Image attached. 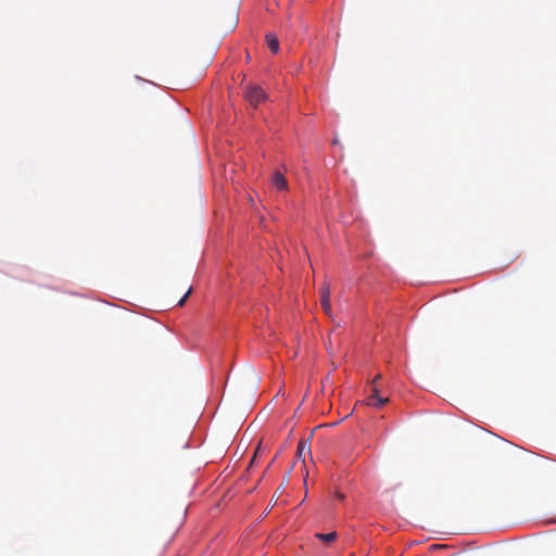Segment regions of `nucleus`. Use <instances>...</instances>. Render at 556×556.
Returning a JSON list of instances; mask_svg holds the SVG:
<instances>
[{"mask_svg": "<svg viewBox=\"0 0 556 556\" xmlns=\"http://www.w3.org/2000/svg\"><path fill=\"white\" fill-rule=\"evenodd\" d=\"M307 450V452L309 453V447L306 446V443L301 441L298 445V450H296V454L299 457H302L304 452Z\"/></svg>", "mask_w": 556, "mask_h": 556, "instance_id": "nucleus-8", "label": "nucleus"}, {"mask_svg": "<svg viewBox=\"0 0 556 556\" xmlns=\"http://www.w3.org/2000/svg\"><path fill=\"white\" fill-rule=\"evenodd\" d=\"M267 46L273 53H277L279 51V41L275 34L266 35Z\"/></svg>", "mask_w": 556, "mask_h": 556, "instance_id": "nucleus-7", "label": "nucleus"}, {"mask_svg": "<svg viewBox=\"0 0 556 556\" xmlns=\"http://www.w3.org/2000/svg\"><path fill=\"white\" fill-rule=\"evenodd\" d=\"M315 536L320 540L325 545L329 546L332 542L336 541L337 539V532L336 531H332V532H329V533H315Z\"/></svg>", "mask_w": 556, "mask_h": 556, "instance_id": "nucleus-6", "label": "nucleus"}, {"mask_svg": "<svg viewBox=\"0 0 556 556\" xmlns=\"http://www.w3.org/2000/svg\"><path fill=\"white\" fill-rule=\"evenodd\" d=\"M191 291H192V289H191V288H189V290L187 291V293H186V294L180 299V301L178 302V305H179V306H182V305L186 303V301H187L188 296L190 295Z\"/></svg>", "mask_w": 556, "mask_h": 556, "instance_id": "nucleus-9", "label": "nucleus"}, {"mask_svg": "<svg viewBox=\"0 0 556 556\" xmlns=\"http://www.w3.org/2000/svg\"><path fill=\"white\" fill-rule=\"evenodd\" d=\"M380 378H381V375H377L370 383L371 395H369L366 400L367 405L382 407L383 405H386L389 402L388 397H382L379 395V389L377 387V381Z\"/></svg>", "mask_w": 556, "mask_h": 556, "instance_id": "nucleus-2", "label": "nucleus"}, {"mask_svg": "<svg viewBox=\"0 0 556 556\" xmlns=\"http://www.w3.org/2000/svg\"><path fill=\"white\" fill-rule=\"evenodd\" d=\"M245 100L254 108L266 99L265 91L258 86H249L244 92Z\"/></svg>", "mask_w": 556, "mask_h": 556, "instance_id": "nucleus-3", "label": "nucleus"}, {"mask_svg": "<svg viewBox=\"0 0 556 556\" xmlns=\"http://www.w3.org/2000/svg\"><path fill=\"white\" fill-rule=\"evenodd\" d=\"M271 184L277 190L283 191L288 189V181L280 172L274 173Z\"/></svg>", "mask_w": 556, "mask_h": 556, "instance_id": "nucleus-5", "label": "nucleus"}, {"mask_svg": "<svg viewBox=\"0 0 556 556\" xmlns=\"http://www.w3.org/2000/svg\"><path fill=\"white\" fill-rule=\"evenodd\" d=\"M422 529L439 535H454L464 533L466 530L458 527H451L445 523H427Z\"/></svg>", "mask_w": 556, "mask_h": 556, "instance_id": "nucleus-1", "label": "nucleus"}, {"mask_svg": "<svg viewBox=\"0 0 556 556\" xmlns=\"http://www.w3.org/2000/svg\"><path fill=\"white\" fill-rule=\"evenodd\" d=\"M336 496H337V498H339L340 501L344 500V497H345V496H344V494H342L341 492H337V493H336Z\"/></svg>", "mask_w": 556, "mask_h": 556, "instance_id": "nucleus-10", "label": "nucleus"}, {"mask_svg": "<svg viewBox=\"0 0 556 556\" xmlns=\"http://www.w3.org/2000/svg\"><path fill=\"white\" fill-rule=\"evenodd\" d=\"M278 493H279V495L283 493V489H282V486H279V488L276 490L275 495H277Z\"/></svg>", "mask_w": 556, "mask_h": 556, "instance_id": "nucleus-11", "label": "nucleus"}, {"mask_svg": "<svg viewBox=\"0 0 556 556\" xmlns=\"http://www.w3.org/2000/svg\"><path fill=\"white\" fill-rule=\"evenodd\" d=\"M320 304L323 311L329 316H332V309L330 304V286L325 282L320 289Z\"/></svg>", "mask_w": 556, "mask_h": 556, "instance_id": "nucleus-4", "label": "nucleus"}]
</instances>
